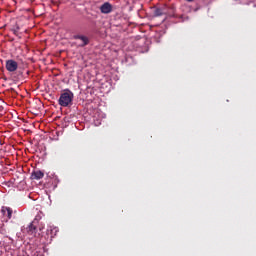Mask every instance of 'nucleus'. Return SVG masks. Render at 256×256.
<instances>
[{"mask_svg": "<svg viewBox=\"0 0 256 256\" xmlns=\"http://www.w3.org/2000/svg\"><path fill=\"white\" fill-rule=\"evenodd\" d=\"M17 69H19L17 61L13 59L6 60V70L9 71V73H15Z\"/></svg>", "mask_w": 256, "mask_h": 256, "instance_id": "obj_2", "label": "nucleus"}, {"mask_svg": "<svg viewBox=\"0 0 256 256\" xmlns=\"http://www.w3.org/2000/svg\"><path fill=\"white\" fill-rule=\"evenodd\" d=\"M74 39L80 41V44H79L80 47H85L86 45H89V38H87V36L75 35Z\"/></svg>", "mask_w": 256, "mask_h": 256, "instance_id": "obj_5", "label": "nucleus"}, {"mask_svg": "<svg viewBox=\"0 0 256 256\" xmlns=\"http://www.w3.org/2000/svg\"><path fill=\"white\" fill-rule=\"evenodd\" d=\"M100 12L103 13V15H109V13L113 12V5L109 2H105L100 6Z\"/></svg>", "mask_w": 256, "mask_h": 256, "instance_id": "obj_3", "label": "nucleus"}, {"mask_svg": "<svg viewBox=\"0 0 256 256\" xmlns=\"http://www.w3.org/2000/svg\"><path fill=\"white\" fill-rule=\"evenodd\" d=\"M163 9H161V8H155L154 9V12H153V14H154V17H161V15H163Z\"/></svg>", "mask_w": 256, "mask_h": 256, "instance_id": "obj_9", "label": "nucleus"}, {"mask_svg": "<svg viewBox=\"0 0 256 256\" xmlns=\"http://www.w3.org/2000/svg\"><path fill=\"white\" fill-rule=\"evenodd\" d=\"M1 213L4 217H7L8 220L12 219L13 217V209L11 207L2 206Z\"/></svg>", "mask_w": 256, "mask_h": 256, "instance_id": "obj_4", "label": "nucleus"}, {"mask_svg": "<svg viewBox=\"0 0 256 256\" xmlns=\"http://www.w3.org/2000/svg\"><path fill=\"white\" fill-rule=\"evenodd\" d=\"M28 233L30 235H37V226H34L33 222L28 226Z\"/></svg>", "mask_w": 256, "mask_h": 256, "instance_id": "obj_7", "label": "nucleus"}, {"mask_svg": "<svg viewBox=\"0 0 256 256\" xmlns=\"http://www.w3.org/2000/svg\"><path fill=\"white\" fill-rule=\"evenodd\" d=\"M45 177V173L41 170H34L31 173L30 179L39 181V179H43Z\"/></svg>", "mask_w": 256, "mask_h": 256, "instance_id": "obj_6", "label": "nucleus"}, {"mask_svg": "<svg viewBox=\"0 0 256 256\" xmlns=\"http://www.w3.org/2000/svg\"><path fill=\"white\" fill-rule=\"evenodd\" d=\"M18 31L17 30H14V35H17Z\"/></svg>", "mask_w": 256, "mask_h": 256, "instance_id": "obj_12", "label": "nucleus"}, {"mask_svg": "<svg viewBox=\"0 0 256 256\" xmlns=\"http://www.w3.org/2000/svg\"><path fill=\"white\" fill-rule=\"evenodd\" d=\"M18 75H23V71H18Z\"/></svg>", "mask_w": 256, "mask_h": 256, "instance_id": "obj_10", "label": "nucleus"}, {"mask_svg": "<svg viewBox=\"0 0 256 256\" xmlns=\"http://www.w3.org/2000/svg\"><path fill=\"white\" fill-rule=\"evenodd\" d=\"M186 1H188V3H193V0H186Z\"/></svg>", "mask_w": 256, "mask_h": 256, "instance_id": "obj_11", "label": "nucleus"}, {"mask_svg": "<svg viewBox=\"0 0 256 256\" xmlns=\"http://www.w3.org/2000/svg\"><path fill=\"white\" fill-rule=\"evenodd\" d=\"M47 232L49 233L50 232V235L55 236L57 235V233H59V228L57 227H50V229L47 230Z\"/></svg>", "mask_w": 256, "mask_h": 256, "instance_id": "obj_8", "label": "nucleus"}, {"mask_svg": "<svg viewBox=\"0 0 256 256\" xmlns=\"http://www.w3.org/2000/svg\"><path fill=\"white\" fill-rule=\"evenodd\" d=\"M75 95L69 89H65L64 92L61 93L60 98L58 100V104L61 107H69L73 105V98Z\"/></svg>", "mask_w": 256, "mask_h": 256, "instance_id": "obj_1", "label": "nucleus"}]
</instances>
